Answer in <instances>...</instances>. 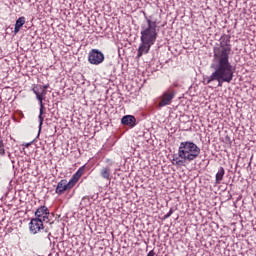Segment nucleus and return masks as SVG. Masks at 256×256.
I'll list each match as a JSON object with an SVG mask.
<instances>
[{
    "instance_id": "8",
    "label": "nucleus",
    "mask_w": 256,
    "mask_h": 256,
    "mask_svg": "<svg viewBox=\"0 0 256 256\" xmlns=\"http://www.w3.org/2000/svg\"><path fill=\"white\" fill-rule=\"evenodd\" d=\"M53 214L49 212L47 206H40L35 212V218L42 221L43 223H51Z\"/></svg>"
},
{
    "instance_id": "5",
    "label": "nucleus",
    "mask_w": 256,
    "mask_h": 256,
    "mask_svg": "<svg viewBox=\"0 0 256 256\" xmlns=\"http://www.w3.org/2000/svg\"><path fill=\"white\" fill-rule=\"evenodd\" d=\"M29 225L31 233L34 235L40 233L39 237L41 241H51V232H49V229L43 227V220L32 218Z\"/></svg>"
},
{
    "instance_id": "3",
    "label": "nucleus",
    "mask_w": 256,
    "mask_h": 256,
    "mask_svg": "<svg viewBox=\"0 0 256 256\" xmlns=\"http://www.w3.org/2000/svg\"><path fill=\"white\" fill-rule=\"evenodd\" d=\"M201 155V148L194 142H181L178 148V153L173 155L172 165L177 167H185L187 163L195 161Z\"/></svg>"
},
{
    "instance_id": "14",
    "label": "nucleus",
    "mask_w": 256,
    "mask_h": 256,
    "mask_svg": "<svg viewBox=\"0 0 256 256\" xmlns=\"http://www.w3.org/2000/svg\"><path fill=\"white\" fill-rule=\"evenodd\" d=\"M0 155H5V146L3 145V141L0 140Z\"/></svg>"
},
{
    "instance_id": "1",
    "label": "nucleus",
    "mask_w": 256,
    "mask_h": 256,
    "mask_svg": "<svg viewBox=\"0 0 256 256\" xmlns=\"http://www.w3.org/2000/svg\"><path fill=\"white\" fill-rule=\"evenodd\" d=\"M231 36L224 34L220 38V45L214 47L211 69L214 72L207 78V83L217 81L218 87L223 83H231L235 74V68L229 61L231 55Z\"/></svg>"
},
{
    "instance_id": "4",
    "label": "nucleus",
    "mask_w": 256,
    "mask_h": 256,
    "mask_svg": "<svg viewBox=\"0 0 256 256\" xmlns=\"http://www.w3.org/2000/svg\"><path fill=\"white\" fill-rule=\"evenodd\" d=\"M85 174V166L80 167L77 172L72 176V178L67 181V179H62L58 182L55 193L56 195H63L66 191H71L75 185L79 182L81 177Z\"/></svg>"
},
{
    "instance_id": "6",
    "label": "nucleus",
    "mask_w": 256,
    "mask_h": 256,
    "mask_svg": "<svg viewBox=\"0 0 256 256\" xmlns=\"http://www.w3.org/2000/svg\"><path fill=\"white\" fill-rule=\"evenodd\" d=\"M33 93L36 95V99H38L39 104H40V114L38 116L39 119V127L41 129V127H43V121H45V103H43V101H45V95H47V90H43L41 85H34V87L32 88Z\"/></svg>"
},
{
    "instance_id": "15",
    "label": "nucleus",
    "mask_w": 256,
    "mask_h": 256,
    "mask_svg": "<svg viewBox=\"0 0 256 256\" xmlns=\"http://www.w3.org/2000/svg\"><path fill=\"white\" fill-rule=\"evenodd\" d=\"M171 215H173V208H171L169 210V212L166 215H164V219H169V217H171Z\"/></svg>"
},
{
    "instance_id": "2",
    "label": "nucleus",
    "mask_w": 256,
    "mask_h": 256,
    "mask_svg": "<svg viewBox=\"0 0 256 256\" xmlns=\"http://www.w3.org/2000/svg\"><path fill=\"white\" fill-rule=\"evenodd\" d=\"M144 17L146 19V23L141 25V44L138 48V59L143 57V55H147V53L151 51V46L155 45V41H157V36L159 35V23H157V20H153V16H147L145 12Z\"/></svg>"
},
{
    "instance_id": "18",
    "label": "nucleus",
    "mask_w": 256,
    "mask_h": 256,
    "mask_svg": "<svg viewBox=\"0 0 256 256\" xmlns=\"http://www.w3.org/2000/svg\"><path fill=\"white\" fill-rule=\"evenodd\" d=\"M174 87H177V84H175Z\"/></svg>"
},
{
    "instance_id": "9",
    "label": "nucleus",
    "mask_w": 256,
    "mask_h": 256,
    "mask_svg": "<svg viewBox=\"0 0 256 256\" xmlns=\"http://www.w3.org/2000/svg\"><path fill=\"white\" fill-rule=\"evenodd\" d=\"M88 61L91 65H101L105 61V55L97 49H92L88 55Z\"/></svg>"
},
{
    "instance_id": "10",
    "label": "nucleus",
    "mask_w": 256,
    "mask_h": 256,
    "mask_svg": "<svg viewBox=\"0 0 256 256\" xmlns=\"http://www.w3.org/2000/svg\"><path fill=\"white\" fill-rule=\"evenodd\" d=\"M122 125H127L128 127H133L137 123V119L133 115H126L121 119Z\"/></svg>"
},
{
    "instance_id": "16",
    "label": "nucleus",
    "mask_w": 256,
    "mask_h": 256,
    "mask_svg": "<svg viewBox=\"0 0 256 256\" xmlns=\"http://www.w3.org/2000/svg\"><path fill=\"white\" fill-rule=\"evenodd\" d=\"M41 87L44 91H47V89H49V84L41 85Z\"/></svg>"
},
{
    "instance_id": "11",
    "label": "nucleus",
    "mask_w": 256,
    "mask_h": 256,
    "mask_svg": "<svg viewBox=\"0 0 256 256\" xmlns=\"http://www.w3.org/2000/svg\"><path fill=\"white\" fill-rule=\"evenodd\" d=\"M100 175L102 179H105L106 181H111V168L109 166L103 167L100 170Z\"/></svg>"
},
{
    "instance_id": "17",
    "label": "nucleus",
    "mask_w": 256,
    "mask_h": 256,
    "mask_svg": "<svg viewBox=\"0 0 256 256\" xmlns=\"http://www.w3.org/2000/svg\"><path fill=\"white\" fill-rule=\"evenodd\" d=\"M147 256H155V251H154V250H151V251L147 254Z\"/></svg>"
},
{
    "instance_id": "7",
    "label": "nucleus",
    "mask_w": 256,
    "mask_h": 256,
    "mask_svg": "<svg viewBox=\"0 0 256 256\" xmlns=\"http://www.w3.org/2000/svg\"><path fill=\"white\" fill-rule=\"evenodd\" d=\"M176 94L177 92H175V89L172 87L168 88L160 97L158 107H167V105H171L173 99H175Z\"/></svg>"
},
{
    "instance_id": "12",
    "label": "nucleus",
    "mask_w": 256,
    "mask_h": 256,
    "mask_svg": "<svg viewBox=\"0 0 256 256\" xmlns=\"http://www.w3.org/2000/svg\"><path fill=\"white\" fill-rule=\"evenodd\" d=\"M223 177H225V168L220 167L218 172L216 173V185H220L223 181Z\"/></svg>"
},
{
    "instance_id": "13",
    "label": "nucleus",
    "mask_w": 256,
    "mask_h": 256,
    "mask_svg": "<svg viewBox=\"0 0 256 256\" xmlns=\"http://www.w3.org/2000/svg\"><path fill=\"white\" fill-rule=\"evenodd\" d=\"M25 23V17H20L16 20L14 33L17 34L19 31H21V27H23V24Z\"/></svg>"
}]
</instances>
